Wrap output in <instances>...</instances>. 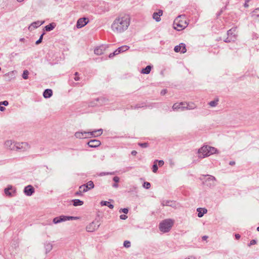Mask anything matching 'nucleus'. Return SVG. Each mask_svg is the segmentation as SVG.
<instances>
[{
	"label": "nucleus",
	"mask_w": 259,
	"mask_h": 259,
	"mask_svg": "<svg viewBox=\"0 0 259 259\" xmlns=\"http://www.w3.org/2000/svg\"><path fill=\"white\" fill-rule=\"evenodd\" d=\"M182 107H185V102L176 103L173 105L172 108L174 111H177L179 109H180L181 111L186 110L183 109Z\"/></svg>",
	"instance_id": "ddd939ff"
},
{
	"label": "nucleus",
	"mask_w": 259,
	"mask_h": 259,
	"mask_svg": "<svg viewBox=\"0 0 259 259\" xmlns=\"http://www.w3.org/2000/svg\"><path fill=\"white\" fill-rule=\"evenodd\" d=\"M6 110V108L4 106H2V105H0V111H4Z\"/></svg>",
	"instance_id": "052dcab7"
},
{
	"label": "nucleus",
	"mask_w": 259,
	"mask_h": 259,
	"mask_svg": "<svg viewBox=\"0 0 259 259\" xmlns=\"http://www.w3.org/2000/svg\"><path fill=\"white\" fill-rule=\"evenodd\" d=\"M89 22V20L86 18H79L76 23V27L80 28L84 26Z\"/></svg>",
	"instance_id": "9d476101"
},
{
	"label": "nucleus",
	"mask_w": 259,
	"mask_h": 259,
	"mask_svg": "<svg viewBox=\"0 0 259 259\" xmlns=\"http://www.w3.org/2000/svg\"><path fill=\"white\" fill-rule=\"evenodd\" d=\"M161 205L164 206H169L172 207L173 208H176L177 207V205L176 202L171 200H163L161 202Z\"/></svg>",
	"instance_id": "dca6fc26"
},
{
	"label": "nucleus",
	"mask_w": 259,
	"mask_h": 259,
	"mask_svg": "<svg viewBox=\"0 0 259 259\" xmlns=\"http://www.w3.org/2000/svg\"><path fill=\"white\" fill-rule=\"evenodd\" d=\"M219 101V100L218 99H216L215 100H213V101H210L209 103V105L211 106V107H215L217 106V105L218 104V102Z\"/></svg>",
	"instance_id": "4c0bfd02"
},
{
	"label": "nucleus",
	"mask_w": 259,
	"mask_h": 259,
	"mask_svg": "<svg viewBox=\"0 0 259 259\" xmlns=\"http://www.w3.org/2000/svg\"><path fill=\"white\" fill-rule=\"evenodd\" d=\"M100 204L102 206H107L110 208L112 209L114 207V206L113 204H110L109 202L106 201H102L100 202Z\"/></svg>",
	"instance_id": "7c9ffc66"
},
{
	"label": "nucleus",
	"mask_w": 259,
	"mask_h": 259,
	"mask_svg": "<svg viewBox=\"0 0 259 259\" xmlns=\"http://www.w3.org/2000/svg\"><path fill=\"white\" fill-rule=\"evenodd\" d=\"M119 211V212H123L125 214H127L128 212V209L127 208H121Z\"/></svg>",
	"instance_id": "49530a36"
},
{
	"label": "nucleus",
	"mask_w": 259,
	"mask_h": 259,
	"mask_svg": "<svg viewBox=\"0 0 259 259\" xmlns=\"http://www.w3.org/2000/svg\"><path fill=\"white\" fill-rule=\"evenodd\" d=\"M138 145H139L140 147H142V148H147V147H148V145H149V144H148V143H138Z\"/></svg>",
	"instance_id": "37998d69"
},
{
	"label": "nucleus",
	"mask_w": 259,
	"mask_h": 259,
	"mask_svg": "<svg viewBox=\"0 0 259 259\" xmlns=\"http://www.w3.org/2000/svg\"><path fill=\"white\" fill-rule=\"evenodd\" d=\"M123 245L125 247L128 248L131 246V242L129 241H125Z\"/></svg>",
	"instance_id": "a18cd8bd"
},
{
	"label": "nucleus",
	"mask_w": 259,
	"mask_h": 259,
	"mask_svg": "<svg viewBox=\"0 0 259 259\" xmlns=\"http://www.w3.org/2000/svg\"><path fill=\"white\" fill-rule=\"evenodd\" d=\"M144 104H145L144 103H142V104H140V105L137 104V105H136V106H135L134 107L132 106V108L133 109H138V108H139L144 107H145V106L144 105Z\"/></svg>",
	"instance_id": "79ce46f5"
},
{
	"label": "nucleus",
	"mask_w": 259,
	"mask_h": 259,
	"mask_svg": "<svg viewBox=\"0 0 259 259\" xmlns=\"http://www.w3.org/2000/svg\"><path fill=\"white\" fill-rule=\"evenodd\" d=\"M114 174H115L114 172H102L100 173V176H103L109 175H114Z\"/></svg>",
	"instance_id": "de8ad7c7"
},
{
	"label": "nucleus",
	"mask_w": 259,
	"mask_h": 259,
	"mask_svg": "<svg viewBox=\"0 0 259 259\" xmlns=\"http://www.w3.org/2000/svg\"><path fill=\"white\" fill-rule=\"evenodd\" d=\"M217 152V149L216 148L209 146H204L198 150L199 153L202 155V158L209 156L211 154L216 153Z\"/></svg>",
	"instance_id": "20e7f679"
},
{
	"label": "nucleus",
	"mask_w": 259,
	"mask_h": 259,
	"mask_svg": "<svg viewBox=\"0 0 259 259\" xmlns=\"http://www.w3.org/2000/svg\"><path fill=\"white\" fill-rule=\"evenodd\" d=\"M163 12L159 10L157 12H154L152 15V18L155 20L156 22H159L161 20L160 16L162 15Z\"/></svg>",
	"instance_id": "6ab92c4d"
},
{
	"label": "nucleus",
	"mask_w": 259,
	"mask_h": 259,
	"mask_svg": "<svg viewBox=\"0 0 259 259\" xmlns=\"http://www.w3.org/2000/svg\"><path fill=\"white\" fill-rule=\"evenodd\" d=\"M100 225L98 221L95 220L86 227V230L89 232H93L97 230Z\"/></svg>",
	"instance_id": "0eeeda50"
},
{
	"label": "nucleus",
	"mask_w": 259,
	"mask_h": 259,
	"mask_svg": "<svg viewBox=\"0 0 259 259\" xmlns=\"http://www.w3.org/2000/svg\"><path fill=\"white\" fill-rule=\"evenodd\" d=\"M88 144L89 147L92 148H96L98 147L101 145V142L99 140H90Z\"/></svg>",
	"instance_id": "f3484780"
},
{
	"label": "nucleus",
	"mask_w": 259,
	"mask_h": 259,
	"mask_svg": "<svg viewBox=\"0 0 259 259\" xmlns=\"http://www.w3.org/2000/svg\"><path fill=\"white\" fill-rule=\"evenodd\" d=\"M75 136L78 139L87 138L90 137L89 132H78L75 133Z\"/></svg>",
	"instance_id": "f8f14e48"
},
{
	"label": "nucleus",
	"mask_w": 259,
	"mask_h": 259,
	"mask_svg": "<svg viewBox=\"0 0 259 259\" xmlns=\"http://www.w3.org/2000/svg\"><path fill=\"white\" fill-rule=\"evenodd\" d=\"M129 48L130 47L127 46H122L120 47H119L117 49H116V52H118L119 54L120 53L124 52L127 51V50H128Z\"/></svg>",
	"instance_id": "cd10ccee"
},
{
	"label": "nucleus",
	"mask_w": 259,
	"mask_h": 259,
	"mask_svg": "<svg viewBox=\"0 0 259 259\" xmlns=\"http://www.w3.org/2000/svg\"><path fill=\"white\" fill-rule=\"evenodd\" d=\"M82 193H83V192H81V190H80L79 189V191H77V192H76L75 193V195H79V196H81V195H82Z\"/></svg>",
	"instance_id": "13d9d810"
},
{
	"label": "nucleus",
	"mask_w": 259,
	"mask_h": 259,
	"mask_svg": "<svg viewBox=\"0 0 259 259\" xmlns=\"http://www.w3.org/2000/svg\"><path fill=\"white\" fill-rule=\"evenodd\" d=\"M174 223V221L170 219L162 221L159 225V230L164 233L169 231Z\"/></svg>",
	"instance_id": "7ed1b4c3"
},
{
	"label": "nucleus",
	"mask_w": 259,
	"mask_h": 259,
	"mask_svg": "<svg viewBox=\"0 0 259 259\" xmlns=\"http://www.w3.org/2000/svg\"><path fill=\"white\" fill-rule=\"evenodd\" d=\"M132 155L135 156L137 154V152L135 150H133L131 152Z\"/></svg>",
	"instance_id": "e2e57ef3"
},
{
	"label": "nucleus",
	"mask_w": 259,
	"mask_h": 259,
	"mask_svg": "<svg viewBox=\"0 0 259 259\" xmlns=\"http://www.w3.org/2000/svg\"><path fill=\"white\" fill-rule=\"evenodd\" d=\"M188 25L185 15H181L178 16L174 20V28L178 31H180L185 28Z\"/></svg>",
	"instance_id": "f03ea898"
},
{
	"label": "nucleus",
	"mask_w": 259,
	"mask_h": 259,
	"mask_svg": "<svg viewBox=\"0 0 259 259\" xmlns=\"http://www.w3.org/2000/svg\"><path fill=\"white\" fill-rule=\"evenodd\" d=\"M29 148L28 144L26 142L16 143L15 150L26 151Z\"/></svg>",
	"instance_id": "6e6552de"
},
{
	"label": "nucleus",
	"mask_w": 259,
	"mask_h": 259,
	"mask_svg": "<svg viewBox=\"0 0 259 259\" xmlns=\"http://www.w3.org/2000/svg\"><path fill=\"white\" fill-rule=\"evenodd\" d=\"M44 23V21H37L32 22L29 26L28 29L30 31H32L35 28H37Z\"/></svg>",
	"instance_id": "4468645a"
},
{
	"label": "nucleus",
	"mask_w": 259,
	"mask_h": 259,
	"mask_svg": "<svg viewBox=\"0 0 259 259\" xmlns=\"http://www.w3.org/2000/svg\"><path fill=\"white\" fill-rule=\"evenodd\" d=\"M235 29H236V28H232L230 29V30H229L227 31L228 36L230 37L231 36H233V34H235L234 33L235 31Z\"/></svg>",
	"instance_id": "72a5a7b5"
},
{
	"label": "nucleus",
	"mask_w": 259,
	"mask_h": 259,
	"mask_svg": "<svg viewBox=\"0 0 259 259\" xmlns=\"http://www.w3.org/2000/svg\"><path fill=\"white\" fill-rule=\"evenodd\" d=\"M256 241L255 240H254V239L251 240L250 241L249 244H248V246H251L252 245H254V244H256Z\"/></svg>",
	"instance_id": "5fc2aeb1"
},
{
	"label": "nucleus",
	"mask_w": 259,
	"mask_h": 259,
	"mask_svg": "<svg viewBox=\"0 0 259 259\" xmlns=\"http://www.w3.org/2000/svg\"><path fill=\"white\" fill-rule=\"evenodd\" d=\"M24 193L26 195L30 196L34 193V188L31 185H28L24 188Z\"/></svg>",
	"instance_id": "9b49d317"
},
{
	"label": "nucleus",
	"mask_w": 259,
	"mask_h": 259,
	"mask_svg": "<svg viewBox=\"0 0 259 259\" xmlns=\"http://www.w3.org/2000/svg\"><path fill=\"white\" fill-rule=\"evenodd\" d=\"M120 219L121 220H125L127 218V216L125 214H121L120 215Z\"/></svg>",
	"instance_id": "6e6d98bb"
},
{
	"label": "nucleus",
	"mask_w": 259,
	"mask_h": 259,
	"mask_svg": "<svg viewBox=\"0 0 259 259\" xmlns=\"http://www.w3.org/2000/svg\"><path fill=\"white\" fill-rule=\"evenodd\" d=\"M103 133V130L102 128L97 130H94L92 132H89L90 137H98L101 136L102 134Z\"/></svg>",
	"instance_id": "a211bd4d"
},
{
	"label": "nucleus",
	"mask_w": 259,
	"mask_h": 259,
	"mask_svg": "<svg viewBox=\"0 0 259 259\" xmlns=\"http://www.w3.org/2000/svg\"><path fill=\"white\" fill-rule=\"evenodd\" d=\"M5 146L6 148L12 150H15V146H16V143L14 144V142L12 140H7L5 142Z\"/></svg>",
	"instance_id": "2eb2a0df"
},
{
	"label": "nucleus",
	"mask_w": 259,
	"mask_h": 259,
	"mask_svg": "<svg viewBox=\"0 0 259 259\" xmlns=\"http://www.w3.org/2000/svg\"><path fill=\"white\" fill-rule=\"evenodd\" d=\"M167 93V90L166 89L162 90L160 94L162 96L164 95Z\"/></svg>",
	"instance_id": "4d7b16f0"
},
{
	"label": "nucleus",
	"mask_w": 259,
	"mask_h": 259,
	"mask_svg": "<svg viewBox=\"0 0 259 259\" xmlns=\"http://www.w3.org/2000/svg\"><path fill=\"white\" fill-rule=\"evenodd\" d=\"M79 219V218L77 217L66 216L62 215L54 218L53 222L56 224L66 221L77 220Z\"/></svg>",
	"instance_id": "39448f33"
},
{
	"label": "nucleus",
	"mask_w": 259,
	"mask_h": 259,
	"mask_svg": "<svg viewBox=\"0 0 259 259\" xmlns=\"http://www.w3.org/2000/svg\"><path fill=\"white\" fill-rule=\"evenodd\" d=\"M118 54H119V53L117 52L116 50L114 52L110 53L109 55V58H111L113 57L114 56L117 55Z\"/></svg>",
	"instance_id": "09e8293b"
},
{
	"label": "nucleus",
	"mask_w": 259,
	"mask_h": 259,
	"mask_svg": "<svg viewBox=\"0 0 259 259\" xmlns=\"http://www.w3.org/2000/svg\"><path fill=\"white\" fill-rule=\"evenodd\" d=\"M52 95L53 91L51 89H46L43 93L44 97L46 99L50 98Z\"/></svg>",
	"instance_id": "b1692460"
},
{
	"label": "nucleus",
	"mask_w": 259,
	"mask_h": 259,
	"mask_svg": "<svg viewBox=\"0 0 259 259\" xmlns=\"http://www.w3.org/2000/svg\"><path fill=\"white\" fill-rule=\"evenodd\" d=\"M143 186L146 188V189H148L150 188L151 187V184L149 182H145L144 183H143Z\"/></svg>",
	"instance_id": "ea45409f"
},
{
	"label": "nucleus",
	"mask_w": 259,
	"mask_h": 259,
	"mask_svg": "<svg viewBox=\"0 0 259 259\" xmlns=\"http://www.w3.org/2000/svg\"><path fill=\"white\" fill-rule=\"evenodd\" d=\"M235 164V161H230V162H229V164H230V165H232H232H234Z\"/></svg>",
	"instance_id": "69168bd1"
},
{
	"label": "nucleus",
	"mask_w": 259,
	"mask_h": 259,
	"mask_svg": "<svg viewBox=\"0 0 259 259\" xmlns=\"http://www.w3.org/2000/svg\"><path fill=\"white\" fill-rule=\"evenodd\" d=\"M0 105L7 106L9 105V102L8 101H6V100L2 101V102H0Z\"/></svg>",
	"instance_id": "3c124183"
},
{
	"label": "nucleus",
	"mask_w": 259,
	"mask_h": 259,
	"mask_svg": "<svg viewBox=\"0 0 259 259\" xmlns=\"http://www.w3.org/2000/svg\"><path fill=\"white\" fill-rule=\"evenodd\" d=\"M236 39V34H233V36H231L230 37L228 36V37L224 40V41L226 42H230L231 41H234Z\"/></svg>",
	"instance_id": "2f4dec72"
},
{
	"label": "nucleus",
	"mask_w": 259,
	"mask_h": 259,
	"mask_svg": "<svg viewBox=\"0 0 259 259\" xmlns=\"http://www.w3.org/2000/svg\"><path fill=\"white\" fill-rule=\"evenodd\" d=\"M72 201L74 206H81L83 204V202L79 199H73Z\"/></svg>",
	"instance_id": "c85d7f7f"
},
{
	"label": "nucleus",
	"mask_w": 259,
	"mask_h": 259,
	"mask_svg": "<svg viewBox=\"0 0 259 259\" xmlns=\"http://www.w3.org/2000/svg\"><path fill=\"white\" fill-rule=\"evenodd\" d=\"M197 211L198 212V217L199 218H201L205 213H207V210L205 208H198L197 209Z\"/></svg>",
	"instance_id": "5701e85b"
},
{
	"label": "nucleus",
	"mask_w": 259,
	"mask_h": 259,
	"mask_svg": "<svg viewBox=\"0 0 259 259\" xmlns=\"http://www.w3.org/2000/svg\"><path fill=\"white\" fill-rule=\"evenodd\" d=\"M207 238V236H204L202 237L203 240H206Z\"/></svg>",
	"instance_id": "338daca9"
},
{
	"label": "nucleus",
	"mask_w": 259,
	"mask_h": 259,
	"mask_svg": "<svg viewBox=\"0 0 259 259\" xmlns=\"http://www.w3.org/2000/svg\"><path fill=\"white\" fill-rule=\"evenodd\" d=\"M250 0H245V4L244 5V7L247 8L248 7V5L247 4V3L249 2Z\"/></svg>",
	"instance_id": "bf43d9fd"
},
{
	"label": "nucleus",
	"mask_w": 259,
	"mask_h": 259,
	"mask_svg": "<svg viewBox=\"0 0 259 259\" xmlns=\"http://www.w3.org/2000/svg\"><path fill=\"white\" fill-rule=\"evenodd\" d=\"M113 180L115 183H118L119 182V178L117 176H115L113 178Z\"/></svg>",
	"instance_id": "864d4df0"
},
{
	"label": "nucleus",
	"mask_w": 259,
	"mask_h": 259,
	"mask_svg": "<svg viewBox=\"0 0 259 259\" xmlns=\"http://www.w3.org/2000/svg\"><path fill=\"white\" fill-rule=\"evenodd\" d=\"M235 236L236 239H239L240 238V235L239 234H236Z\"/></svg>",
	"instance_id": "0e129e2a"
},
{
	"label": "nucleus",
	"mask_w": 259,
	"mask_h": 259,
	"mask_svg": "<svg viewBox=\"0 0 259 259\" xmlns=\"http://www.w3.org/2000/svg\"><path fill=\"white\" fill-rule=\"evenodd\" d=\"M79 189L82 192H86L89 190L88 188V186H86L85 184H83L79 186Z\"/></svg>",
	"instance_id": "473e14b6"
},
{
	"label": "nucleus",
	"mask_w": 259,
	"mask_h": 259,
	"mask_svg": "<svg viewBox=\"0 0 259 259\" xmlns=\"http://www.w3.org/2000/svg\"><path fill=\"white\" fill-rule=\"evenodd\" d=\"M112 187L115 188H117L118 187V185L117 184V183H115L112 185Z\"/></svg>",
	"instance_id": "680f3d73"
},
{
	"label": "nucleus",
	"mask_w": 259,
	"mask_h": 259,
	"mask_svg": "<svg viewBox=\"0 0 259 259\" xmlns=\"http://www.w3.org/2000/svg\"><path fill=\"white\" fill-rule=\"evenodd\" d=\"M105 50V48L103 46H102L96 48L94 50V53L96 55H100L103 54Z\"/></svg>",
	"instance_id": "4be33fe9"
},
{
	"label": "nucleus",
	"mask_w": 259,
	"mask_h": 259,
	"mask_svg": "<svg viewBox=\"0 0 259 259\" xmlns=\"http://www.w3.org/2000/svg\"><path fill=\"white\" fill-rule=\"evenodd\" d=\"M130 25V18L128 16L124 15L115 19L111 25V28L114 32L121 33L126 30Z\"/></svg>",
	"instance_id": "f257e3e1"
},
{
	"label": "nucleus",
	"mask_w": 259,
	"mask_h": 259,
	"mask_svg": "<svg viewBox=\"0 0 259 259\" xmlns=\"http://www.w3.org/2000/svg\"><path fill=\"white\" fill-rule=\"evenodd\" d=\"M86 186H88V189L90 190L94 188V184L93 181H90L87 184H85Z\"/></svg>",
	"instance_id": "c9c22d12"
},
{
	"label": "nucleus",
	"mask_w": 259,
	"mask_h": 259,
	"mask_svg": "<svg viewBox=\"0 0 259 259\" xmlns=\"http://www.w3.org/2000/svg\"><path fill=\"white\" fill-rule=\"evenodd\" d=\"M174 51L178 53L181 52V53H185L187 51L186 45L184 43H181L179 46H176L174 48Z\"/></svg>",
	"instance_id": "1a4fd4ad"
},
{
	"label": "nucleus",
	"mask_w": 259,
	"mask_h": 259,
	"mask_svg": "<svg viewBox=\"0 0 259 259\" xmlns=\"http://www.w3.org/2000/svg\"><path fill=\"white\" fill-rule=\"evenodd\" d=\"M45 34V33L44 32L39 37V38L35 42V44L36 45H38L39 44L40 42H41L42 41V38H43V35Z\"/></svg>",
	"instance_id": "c03bdc74"
},
{
	"label": "nucleus",
	"mask_w": 259,
	"mask_h": 259,
	"mask_svg": "<svg viewBox=\"0 0 259 259\" xmlns=\"http://www.w3.org/2000/svg\"><path fill=\"white\" fill-rule=\"evenodd\" d=\"M56 26V24L55 23H50L49 25H46L45 26V30L47 31H50L53 30Z\"/></svg>",
	"instance_id": "a878e982"
},
{
	"label": "nucleus",
	"mask_w": 259,
	"mask_h": 259,
	"mask_svg": "<svg viewBox=\"0 0 259 259\" xmlns=\"http://www.w3.org/2000/svg\"><path fill=\"white\" fill-rule=\"evenodd\" d=\"M45 247L46 249V253L49 252L53 248V245L50 242H46L45 243Z\"/></svg>",
	"instance_id": "bb28decb"
},
{
	"label": "nucleus",
	"mask_w": 259,
	"mask_h": 259,
	"mask_svg": "<svg viewBox=\"0 0 259 259\" xmlns=\"http://www.w3.org/2000/svg\"><path fill=\"white\" fill-rule=\"evenodd\" d=\"M252 16H256L257 17H259V8L255 9L252 12Z\"/></svg>",
	"instance_id": "58836bf2"
},
{
	"label": "nucleus",
	"mask_w": 259,
	"mask_h": 259,
	"mask_svg": "<svg viewBox=\"0 0 259 259\" xmlns=\"http://www.w3.org/2000/svg\"><path fill=\"white\" fill-rule=\"evenodd\" d=\"M205 177H208V178L207 179L206 181L208 182H210L209 184H207V186H209V187L211 186H214L215 185L214 182L216 181V179L214 177L210 175H206Z\"/></svg>",
	"instance_id": "412c9836"
},
{
	"label": "nucleus",
	"mask_w": 259,
	"mask_h": 259,
	"mask_svg": "<svg viewBox=\"0 0 259 259\" xmlns=\"http://www.w3.org/2000/svg\"><path fill=\"white\" fill-rule=\"evenodd\" d=\"M185 107H182L183 109L192 110L196 108V105L193 102H185Z\"/></svg>",
	"instance_id": "aec40b11"
},
{
	"label": "nucleus",
	"mask_w": 259,
	"mask_h": 259,
	"mask_svg": "<svg viewBox=\"0 0 259 259\" xmlns=\"http://www.w3.org/2000/svg\"><path fill=\"white\" fill-rule=\"evenodd\" d=\"M74 75H75V77L74 78V80H76V81L79 80L80 78L78 76V73L76 72H75Z\"/></svg>",
	"instance_id": "603ef678"
},
{
	"label": "nucleus",
	"mask_w": 259,
	"mask_h": 259,
	"mask_svg": "<svg viewBox=\"0 0 259 259\" xmlns=\"http://www.w3.org/2000/svg\"><path fill=\"white\" fill-rule=\"evenodd\" d=\"M186 259H195V258L193 257H188V258H186Z\"/></svg>",
	"instance_id": "774afa93"
},
{
	"label": "nucleus",
	"mask_w": 259,
	"mask_h": 259,
	"mask_svg": "<svg viewBox=\"0 0 259 259\" xmlns=\"http://www.w3.org/2000/svg\"><path fill=\"white\" fill-rule=\"evenodd\" d=\"M16 72V71H12L11 72H9L6 74H5V76H7L8 77V80L11 81L12 79H14L15 78V73Z\"/></svg>",
	"instance_id": "393cba45"
},
{
	"label": "nucleus",
	"mask_w": 259,
	"mask_h": 259,
	"mask_svg": "<svg viewBox=\"0 0 259 259\" xmlns=\"http://www.w3.org/2000/svg\"><path fill=\"white\" fill-rule=\"evenodd\" d=\"M152 67L150 65L147 66L145 68H143L142 71L141 73L143 74H148L150 73Z\"/></svg>",
	"instance_id": "c756f323"
},
{
	"label": "nucleus",
	"mask_w": 259,
	"mask_h": 259,
	"mask_svg": "<svg viewBox=\"0 0 259 259\" xmlns=\"http://www.w3.org/2000/svg\"><path fill=\"white\" fill-rule=\"evenodd\" d=\"M157 170H158V166L157 165V163H155V162L154 161V164L153 165V166H152V171L153 172L155 173L157 171Z\"/></svg>",
	"instance_id": "a19ab883"
},
{
	"label": "nucleus",
	"mask_w": 259,
	"mask_h": 259,
	"mask_svg": "<svg viewBox=\"0 0 259 259\" xmlns=\"http://www.w3.org/2000/svg\"><path fill=\"white\" fill-rule=\"evenodd\" d=\"M108 99L104 97H101L95 99L94 101H92L89 103V106L94 107L97 106H102L106 104Z\"/></svg>",
	"instance_id": "423d86ee"
},
{
	"label": "nucleus",
	"mask_w": 259,
	"mask_h": 259,
	"mask_svg": "<svg viewBox=\"0 0 259 259\" xmlns=\"http://www.w3.org/2000/svg\"><path fill=\"white\" fill-rule=\"evenodd\" d=\"M155 162L156 163H157V162H158V165L160 167L163 166V164H164V161L162 160H156L155 161Z\"/></svg>",
	"instance_id": "8fccbe9b"
},
{
	"label": "nucleus",
	"mask_w": 259,
	"mask_h": 259,
	"mask_svg": "<svg viewBox=\"0 0 259 259\" xmlns=\"http://www.w3.org/2000/svg\"><path fill=\"white\" fill-rule=\"evenodd\" d=\"M29 71L27 70H25L23 71L22 74V77L24 79H27L28 78Z\"/></svg>",
	"instance_id": "e433bc0d"
},
{
	"label": "nucleus",
	"mask_w": 259,
	"mask_h": 259,
	"mask_svg": "<svg viewBox=\"0 0 259 259\" xmlns=\"http://www.w3.org/2000/svg\"><path fill=\"white\" fill-rule=\"evenodd\" d=\"M13 187L12 186H9L7 188L5 189V193L7 195L10 196L11 195V193L10 192V190H12Z\"/></svg>",
	"instance_id": "f704fd0d"
}]
</instances>
